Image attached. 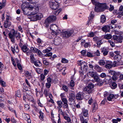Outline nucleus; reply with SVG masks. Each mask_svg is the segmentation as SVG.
I'll return each mask as SVG.
<instances>
[{
	"mask_svg": "<svg viewBox=\"0 0 123 123\" xmlns=\"http://www.w3.org/2000/svg\"><path fill=\"white\" fill-rule=\"evenodd\" d=\"M29 18L30 19L31 21H36L37 20H40L43 17L42 14L39 13L37 14L30 15Z\"/></svg>",
	"mask_w": 123,
	"mask_h": 123,
	"instance_id": "1",
	"label": "nucleus"
},
{
	"mask_svg": "<svg viewBox=\"0 0 123 123\" xmlns=\"http://www.w3.org/2000/svg\"><path fill=\"white\" fill-rule=\"evenodd\" d=\"M92 3L96 7L98 8H107V5L106 3H101L97 1V0H91Z\"/></svg>",
	"mask_w": 123,
	"mask_h": 123,
	"instance_id": "2",
	"label": "nucleus"
},
{
	"mask_svg": "<svg viewBox=\"0 0 123 123\" xmlns=\"http://www.w3.org/2000/svg\"><path fill=\"white\" fill-rule=\"evenodd\" d=\"M56 19V18L55 16H50L45 20V24L46 25V27H48L49 26V24L50 22H52L55 20Z\"/></svg>",
	"mask_w": 123,
	"mask_h": 123,
	"instance_id": "3",
	"label": "nucleus"
},
{
	"mask_svg": "<svg viewBox=\"0 0 123 123\" xmlns=\"http://www.w3.org/2000/svg\"><path fill=\"white\" fill-rule=\"evenodd\" d=\"M33 3H29L24 1L21 5V8H34V6H35L36 8L39 7L38 6H36V4H35L34 2Z\"/></svg>",
	"mask_w": 123,
	"mask_h": 123,
	"instance_id": "4",
	"label": "nucleus"
},
{
	"mask_svg": "<svg viewBox=\"0 0 123 123\" xmlns=\"http://www.w3.org/2000/svg\"><path fill=\"white\" fill-rule=\"evenodd\" d=\"M116 62H114L112 63V62L110 61H107L105 62V67L108 69H110L112 67H115L116 66Z\"/></svg>",
	"mask_w": 123,
	"mask_h": 123,
	"instance_id": "5",
	"label": "nucleus"
},
{
	"mask_svg": "<svg viewBox=\"0 0 123 123\" xmlns=\"http://www.w3.org/2000/svg\"><path fill=\"white\" fill-rule=\"evenodd\" d=\"M73 32L72 31H65L62 32L61 34L63 37L68 38L71 35Z\"/></svg>",
	"mask_w": 123,
	"mask_h": 123,
	"instance_id": "6",
	"label": "nucleus"
},
{
	"mask_svg": "<svg viewBox=\"0 0 123 123\" xmlns=\"http://www.w3.org/2000/svg\"><path fill=\"white\" fill-rule=\"evenodd\" d=\"M9 38L11 39V41L13 43H15V31L12 29L8 34Z\"/></svg>",
	"mask_w": 123,
	"mask_h": 123,
	"instance_id": "7",
	"label": "nucleus"
},
{
	"mask_svg": "<svg viewBox=\"0 0 123 123\" xmlns=\"http://www.w3.org/2000/svg\"><path fill=\"white\" fill-rule=\"evenodd\" d=\"M113 39L119 43H121L122 42L123 37L119 35H114L113 37Z\"/></svg>",
	"mask_w": 123,
	"mask_h": 123,
	"instance_id": "8",
	"label": "nucleus"
},
{
	"mask_svg": "<svg viewBox=\"0 0 123 123\" xmlns=\"http://www.w3.org/2000/svg\"><path fill=\"white\" fill-rule=\"evenodd\" d=\"M81 69L82 71L86 72L87 71V64L85 62H82L80 64Z\"/></svg>",
	"mask_w": 123,
	"mask_h": 123,
	"instance_id": "9",
	"label": "nucleus"
},
{
	"mask_svg": "<svg viewBox=\"0 0 123 123\" xmlns=\"http://www.w3.org/2000/svg\"><path fill=\"white\" fill-rule=\"evenodd\" d=\"M22 10L24 14L28 15H31V8H22Z\"/></svg>",
	"mask_w": 123,
	"mask_h": 123,
	"instance_id": "10",
	"label": "nucleus"
},
{
	"mask_svg": "<svg viewBox=\"0 0 123 123\" xmlns=\"http://www.w3.org/2000/svg\"><path fill=\"white\" fill-rule=\"evenodd\" d=\"M118 97L117 95H114L113 94H110L107 98L108 100L110 101H111L112 99L114 98L116 99Z\"/></svg>",
	"mask_w": 123,
	"mask_h": 123,
	"instance_id": "11",
	"label": "nucleus"
},
{
	"mask_svg": "<svg viewBox=\"0 0 123 123\" xmlns=\"http://www.w3.org/2000/svg\"><path fill=\"white\" fill-rule=\"evenodd\" d=\"M82 113L83 116L85 118L86 120H88L89 114L88 113V110H83L82 111Z\"/></svg>",
	"mask_w": 123,
	"mask_h": 123,
	"instance_id": "12",
	"label": "nucleus"
},
{
	"mask_svg": "<svg viewBox=\"0 0 123 123\" xmlns=\"http://www.w3.org/2000/svg\"><path fill=\"white\" fill-rule=\"evenodd\" d=\"M93 12L92 11L91 12L90 16L88 17V25L89 24H90L91 23L92 19L94 16V15L93 14Z\"/></svg>",
	"mask_w": 123,
	"mask_h": 123,
	"instance_id": "13",
	"label": "nucleus"
},
{
	"mask_svg": "<svg viewBox=\"0 0 123 123\" xmlns=\"http://www.w3.org/2000/svg\"><path fill=\"white\" fill-rule=\"evenodd\" d=\"M76 98L77 100H82L83 98V94L80 92L77 93L76 95Z\"/></svg>",
	"mask_w": 123,
	"mask_h": 123,
	"instance_id": "14",
	"label": "nucleus"
},
{
	"mask_svg": "<svg viewBox=\"0 0 123 123\" xmlns=\"http://www.w3.org/2000/svg\"><path fill=\"white\" fill-rule=\"evenodd\" d=\"M31 15L36 14L39 11V8H31Z\"/></svg>",
	"mask_w": 123,
	"mask_h": 123,
	"instance_id": "15",
	"label": "nucleus"
},
{
	"mask_svg": "<svg viewBox=\"0 0 123 123\" xmlns=\"http://www.w3.org/2000/svg\"><path fill=\"white\" fill-rule=\"evenodd\" d=\"M80 119L81 122H82L81 123H88L87 121L88 120H86L85 119V118L84 117L82 116V114H80L79 115Z\"/></svg>",
	"mask_w": 123,
	"mask_h": 123,
	"instance_id": "16",
	"label": "nucleus"
},
{
	"mask_svg": "<svg viewBox=\"0 0 123 123\" xmlns=\"http://www.w3.org/2000/svg\"><path fill=\"white\" fill-rule=\"evenodd\" d=\"M114 58L115 60L117 61L118 62H119L120 61H121L122 58V57L119 54L116 55H115Z\"/></svg>",
	"mask_w": 123,
	"mask_h": 123,
	"instance_id": "17",
	"label": "nucleus"
},
{
	"mask_svg": "<svg viewBox=\"0 0 123 123\" xmlns=\"http://www.w3.org/2000/svg\"><path fill=\"white\" fill-rule=\"evenodd\" d=\"M54 9H53V13L55 15H57L60 13L61 11V8H59V9H58V8H55Z\"/></svg>",
	"mask_w": 123,
	"mask_h": 123,
	"instance_id": "18",
	"label": "nucleus"
},
{
	"mask_svg": "<svg viewBox=\"0 0 123 123\" xmlns=\"http://www.w3.org/2000/svg\"><path fill=\"white\" fill-rule=\"evenodd\" d=\"M61 41V39L60 38H55L54 41V44L56 45H59Z\"/></svg>",
	"mask_w": 123,
	"mask_h": 123,
	"instance_id": "19",
	"label": "nucleus"
},
{
	"mask_svg": "<svg viewBox=\"0 0 123 123\" xmlns=\"http://www.w3.org/2000/svg\"><path fill=\"white\" fill-rule=\"evenodd\" d=\"M50 29L52 30V31H57L58 27L55 24L52 25L50 26Z\"/></svg>",
	"mask_w": 123,
	"mask_h": 123,
	"instance_id": "20",
	"label": "nucleus"
},
{
	"mask_svg": "<svg viewBox=\"0 0 123 123\" xmlns=\"http://www.w3.org/2000/svg\"><path fill=\"white\" fill-rule=\"evenodd\" d=\"M110 26L108 25H105L102 28V31L105 32H107L109 31L110 30Z\"/></svg>",
	"mask_w": 123,
	"mask_h": 123,
	"instance_id": "21",
	"label": "nucleus"
},
{
	"mask_svg": "<svg viewBox=\"0 0 123 123\" xmlns=\"http://www.w3.org/2000/svg\"><path fill=\"white\" fill-rule=\"evenodd\" d=\"M92 111L93 112H94L97 109L98 106L96 102H95L93 103L92 105Z\"/></svg>",
	"mask_w": 123,
	"mask_h": 123,
	"instance_id": "22",
	"label": "nucleus"
},
{
	"mask_svg": "<svg viewBox=\"0 0 123 123\" xmlns=\"http://www.w3.org/2000/svg\"><path fill=\"white\" fill-rule=\"evenodd\" d=\"M83 90L87 92L89 94L92 93L93 91L92 89H90L88 86L84 88Z\"/></svg>",
	"mask_w": 123,
	"mask_h": 123,
	"instance_id": "23",
	"label": "nucleus"
},
{
	"mask_svg": "<svg viewBox=\"0 0 123 123\" xmlns=\"http://www.w3.org/2000/svg\"><path fill=\"white\" fill-rule=\"evenodd\" d=\"M120 75L119 72H115L114 76L112 77V79L113 80H116L117 79L118 76Z\"/></svg>",
	"mask_w": 123,
	"mask_h": 123,
	"instance_id": "24",
	"label": "nucleus"
},
{
	"mask_svg": "<svg viewBox=\"0 0 123 123\" xmlns=\"http://www.w3.org/2000/svg\"><path fill=\"white\" fill-rule=\"evenodd\" d=\"M94 69L98 72H100L102 71V68L98 65H95L94 67Z\"/></svg>",
	"mask_w": 123,
	"mask_h": 123,
	"instance_id": "25",
	"label": "nucleus"
},
{
	"mask_svg": "<svg viewBox=\"0 0 123 123\" xmlns=\"http://www.w3.org/2000/svg\"><path fill=\"white\" fill-rule=\"evenodd\" d=\"M101 52L103 53V54L104 56H106L108 54V51L106 49L103 48L101 49Z\"/></svg>",
	"mask_w": 123,
	"mask_h": 123,
	"instance_id": "26",
	"label": "nucleus"
},
{
	"mask_svg": "<svg viewBox=\"0 0 123 123\" xmlns=\"http://www.w3.org/2000/svg\"><path fill=\"white\" fill-rule=\"evenodd\" d=\"M11 25V23L8 21H6L4 24V26L5 28L9 27Z\"/></svg>",
	"mask_w": 123,
	"mask_h": 123,
	"instance_id": "27",
	"label": "nucleus"
},
{
	"mask_svg": "<svg viewBox=\"0 0 123 123\" xmlns=\"http://www.w3.org/2000/svg\"><path fill=\"white\" fill-rule=\"evenodd\" d=\"M87 74L91 77L93 78L94 76H96V74H97V73L95 72L92 71L89 72Z\"/></svg>",
	"mask_w": 123,
	"mask_h": 123,
	"instance_id": "28",
	"label": "nucleus"
},
{
	"mask_svg": "<svg viewBox=\"0 0 123 123\" xmlns=\"http://www.w3.org/2000/svg\"><path fill=\"white\" fill-rule=\"evenodd\" d=\"M75 95L73 93H70L69 96V100L72 101L75 98Z\"/></svg>",
	"mask_w": 123,
	"mask_h": 123,
	"instance_id": "29",
	"label": "nucleus"
},
{
	"mask_svg": "<svg viewBox=\"0 0 123 123\" xmlns=\"http://www.w3.org/2000/svg\"><path fill=\"white\" fill-rule=\"evenodd\" d=\"M105 10V8H94L95 11L97 12H103Z\"/></svg>",
	"mask_w": 123,
	"mask_h": 123,
	"instance_id": "30",
	"label": "nucleus"
},
{
	"mask_svg": "<svg viewBox=\"0 0 123 123\" xmlns=\"http://www.w3.org/2000/svg\"><path fill=\"white\" fill-rule=\"evenodd\" d=\"M106 20V18L105 16L103 15H101L100 18L101 22L104 23L105 22Z\"/></svg>",
	"mask_w": 123,
	"mask_h": 123,
	"instance_id": "31",
	"label": "nucleus"
},
{
	"mask_svg": "<svg viewBox=\"0 0 123 123\" xmlns=\"http://www.w3.org/2000/svg\"><path fill=\"white\" fill-rule=\"evenodd\" d=\"M22 49L24 52H26L28 50V48L27 46L25 45H24L21 48Z\"/></svg>",
	"mask_w": 123,
	"mask_h": 123,
	"instance_id": "32",
	"label": "nucleus"
},
{
	"mask_svg": "<svg viewBox=\"0 0 123 123\" xmlns=\"http://www.w3.org/2000/svg\"><path fill=\"white\" fill-rule=\"evenodd\" d=\"M112 36L110 34H107L104 36V38L107 40L111 39L112 37Z\"/></svg>",
	"mask_w": 123,
	"mask_h": 123,
	"instance_id": "33",
	"label": "nucleus"
},
{
	"mask_svg": "<svg viewBox=\"0 0 123 123\" xmlns=\"http://www.w3.org/2000/svg\"><path fill=\"white\" fill-rule=\"evenodd\" d=\"M22 117L25 120H27V119L30 118L29 115L27 114H25V113L23 114Z\"/></svg>",
	"mask_w": 123,
	"mask_h": 123,
	"instance_id": "34",
	"label": "nucleus"
},
{
	"mask_svg": "<svg viewBox=\"0 0 123 123\" xmlns=\"http://www.w3.org/2000/svg\"><path fill=\"white\" fill-rule=\"evenodd\" d=\"M105 62L104 60L101 59L99 61L98 63L100 66H103L105 64Z\"/></svg>",
	"mask_w": 123,
	"mask_h": 123,
	"instance_id": "35",
	"label": "nucleus"
},
{
	"mask_svg": "<svg viewBox=\"0 0 123 123\" xmlns=\"http://www.w3.org/2000/svg\"><path fill=\"white\" fill-rule=\"evenodd\" d=\"M39 113L40 115L39 116V117L40 119L42 120L43 121V120L44 117L43 116V113L41 111H39Z\"/></svg>",
	"mask_w": 123,
	"mask_h": 123,
	"instance_id": "36",
	"label": "nucleus"
},
{
	"mask_svg": "<svg viewBox=\"0 0 123 123\" xmlns=\"http://www.w3.org/2000/svg\"><path fill=\"white\" fill-rule=\"evenodd\" d=\"M52 49V48H48L45 49L43 50V51L42 52L43 53H48Z\"/></svg>",
	"mask_w": 123,
	"mask_h": 123,
	"instance_id": "37",
	"label": "nucleus"
},
{
	"mask_svg": "<svg viewBox=\"0 0 123 123\" xmlns=\"http://www.w3.org/2000/svg\"><path fill=\"white\" fill-rule=\"evenodd\" d=\"M6 3V0H3L2 4L1 3H0V8H2L3 7L5 6Z\"/></svg>",
	"mask_w": 123,
	"mask_h": 123,
	"instance_id": "38",
	"label": "nucleus"
},
{
	"mask_svg": "<svg viewBox=\"0 0 123 123\" xmlns=\"http://www.w3.org/2000/svg\"><path fill=\"white\" fill-rule=\"evenodd\" d=\"M75 85V83L73 80H71L70 83V86L71 87H74ZM71 89H74L72 87Z\"/></svg>",
	"mask_w": 123,
	"mask_h": 123,
	"instance_id": "39",
	"label": "nucleus"
},
{
	"mask_svg": "<svg viewBox=\"0 0 123 123\" xmlns=\"http://www.w3.org/2000/svg\"><path fill=\"white\" fill-rule=\"evenodd\" d=\"M25 74L26 76H28V79H30L32 77L31 74L28 71H26L25 73Z\"/></svg>",
	"mask_w": 123,
	"mask_h": 123,
	"instance_id": "40",
	"label": "nucleus"
},
{
	"mask_svg": "<svg viewBox=\"0 0 123 123\" xmlns=\"http://www.w3.org/2000/svg\"><path fill=\"white\" fill-rule=\"evenodd\" d=\"M117 86V85L116 83L115 82H112L111 84V86L112 89H115Z\"/></svg>",
	"mask_w": 123,
	"mask_h": 123,
	"instance_id": "41",
	"label": "nucleus"
},
{
	"mask_svg": "<svg viewBox=\"0 0 123 123\" xmlns=\"http://www.w3.org/2000/svg\"><path fill=\"white\" fill-rule=\"evenodd\" d=\"M95 33L93 32H91L88 33L87 35V36L88 37H92L94 36Z\"/></svg>",
	"mask_w": 123,
	"mask_h": 123,
	"instance_id": "42",
	"label": "nucleus"
},
{
	"mask_svg": "<svg viewBox=\"0 0 123 123\" xmlns=\"http://www.w3.org/2000/svg\"><path fill=\"white\" fill-rule=\"evenodd\" d=\"M57 104L58 105L59 107L61 108L62 107V103L61 101H58L57 102Z\"/></svg>",
	"mask_w": 123,
	"mask_h": 123,
	"instance_id": "43",
	"label": "nucleus"
},
{
	"mask_svg": "<svg viewBox=\"0 0 123 123\" xmlns=\"http://www.w3.org/2000/svg\"><path fill=\"white\" fill-rule=\"evenodd\" d=\"M30 59L31 60V63H33V62L35 61V59L34 58L33 55L31 54L30 56Z\"/></svg>",
	"mask_w": 123,
	"mask_h": 123,
	"instance_id": "44",
	"label": "nucleus"
},
{
	"mask_svg": "<svg viewBox=\"0 0 123 123\" xmlns=\"http://www.w3.org/2000/svg\"><path fill=\"white\" fill-rule=\"evenodd\" d=\"M87 86L90 89H92L94 87V85L93 84L90 83L88 84Z\"/></svg>",
	"mask_w": 123,
	"mask_h": 123,
	"instance_id": "45",
	"label": "nucleus"
},
{
	"mask_svg": "<svg viewBox=\"0 0 123 123\" xmlns=\"http://www.w3.org/2000/svg\"><path fill=\"white\" fill-rule=\"evenodd\" d=\"M93 78L96 81H99V77L97 76V74H96V76H94Z\"/></svg>",
	"mask_w": 123,
	"mask_h": 123,
	"instance_id": "46",
	"label": "nucleus"
},
{
	"mask_svg": "<svg viewBox=\"0 0 123 123\" xmlns=\"http://www.w3.org/2000/svg\"><path fill=\"white\" fill-rule=\"evenodd\" d=\"M61 62L63 63H67L68 62V61L65 58H62Z\"/></svg>",
	"mask_w": 123,
	"mask_h": 123,
	"instance_id": "47",
	"label": "nucleus"
},
{
	"mask_svg": "<svg viewBox=\"0 0 123 123\" xmlns=\"http://www.w3.org/2000/svg\"><path fill=\"white\" fill-rule=\"evenodd\" d=\"M63 90L66 92L68 91V87L67 86L65 85H64L62 87Z\"/></svg>",
	"mask_w": 123,
	"mask_h": 123,
	"instance_id": "48",
	"label": "nucleus"
},
{
	"mask_svg": "<svg viewBox=\"0 0 123 123\" xmlns=\"http://www.w3.org/2000/svg\"><path fill=\"white\" fill-rule=\"evenodd\" d=\"M108 41L111 47H113L115 46V43L113 42L111 40H108Z\"/></svg>",
	"mask_w": 123,
	"mask_h": 123,
	"instance_id": "49",
	"label": "nucleus"
},
{
	"mask_svg": "<svg viewBox=\"0 0 123 123\" xmlns=\"http://www.w3.org/2000/svg\"><path fill=\"white\" fill-rule=\"evenodd\" d=\"M31 49L32 52H33L34 53H36L37 52L36 51L37 49L36 48H34L33 47H32L31 48Z\"/></svg>",
	"mask_w": 123,
	"mask_h": 123,
	"instance_id": "50",
	"label": "nucleus"
},
{
	"mask_svg": "<svg viewBox=\"0 0 123 123\" xmlns=\"http://www.w3.org/2000/svg\"><path fill=\"white\" fill-rule=\"evenodd\" d=\"M38 45H40L42 44V41L39 38H38L37 40Z\"/></svg>",
	"mask_w": 123,
	"mask_h": 123,
	"instance_id": "51",
	"label": "nucleus"
},
{
	"mask_svg": "<svg viewBox=\"0 0 123 123\" xmlns=\"http://www.w3.org/2000/svg\"><path fill=\"white\" fill-rule=\"evenodd\" d=\"M48 91L47 90L45 89L44 90L43 93L44 94L46 97H47L48 95Z\"/></svg>",
	"mask_w": 123,
	"mask_h": 123,
	"instance_id": "52",
	"label": "nucleus"
},
{
	"mask_svg": "<svg viewBox=\"0 0 123 123\" xmlns=\"http://www.w3.org/2000/svg\"><path fill=\"white\" fill-rule=\"evenodd\" d=\"M56 3L57 4V3L56 2V3L53 2H50V7L52 6H54L56 5Z\"/></svg>",
	"mask_w": 123,
	"mask_h": 123,
	"instance_id": "53",
	"label": "nucleus"
},
{
	"mask_svg": "<svg viewBox=\"0 0 123 123\" xmlns=\"http://www.w3.org/2000/svg\"><path fill=\"white\" fill-rule=\"evenodd\" d=\"M0 83L1 85L3 86H6L5 83L4 81L0 79Z\"/></svg>",
	"mask_w": 123,
	"mask_h": 123,
	"instance_id": "54",
	"label": "nucleus"
},
{
	"mask_svg": "<svg viewBox=\"0 0 123 123\" xmlns=\"http://www.w3.org/2000/svg\"><path fill=\"white\" fill-rule=\"evenodd\" d=\"M17 96L18 97H20L21 96V93L20 90L17 91Z\"/></svg>",
	"mask_w": 123,
	"mask_h": 123,
	"instance_id": "55",
	"label": "nucleus"
},
{
	"mask_svg": "<svg viewBox=\"0 0 123 123\" xmlns=\"http://www.w3.org/2000/svg\"><path fill=\"white\" fill-rule=\"evenodd\" d=\"M63 106L64 108H66L67 109L68 108V105L67 103H64L63 105Z\"/></svg>",
	"mask_w": 123,
	"mask_h": 123,
	"instance_id": "56",
	"label": "nucleus"
},
{
	"mask_svg": "<svg viewBox=\"0 0 123 123\" xmlns=\"http://www.w3.org/2000/svg\"><path fill=\"white\" fill-rule=\"evenodd\" d=\"M64 117V118L67 121V122H68L69 121H71V120L70 117H68L66 116H65L64 115L63 116Z\"/></svg>",
	"mask_w": 123,
	"mask_h": 123,
	"instance_id": "57",
	"label": "nucleus"
},
{
	"mask_svg": "<svg viewBox=\"0 0 123 123\" xmlns=\"http://www.w3.org/2000/svg\"><path fill=\"white\" fill-rule=\"evenodd\" d=\"M100 76L102 78H105L106 76V75L105 73H103L101 74Z\"/></svg>",
	"mask_w": 123,
	"mask_h": 123,
	"instance_id": "58",
	"label": "nucleus"
},
{
	"mask_svg": "<svg viewBox=\"0 0 123 123\" xmlns=\"http://www.w3.org/2000/svg\"><path fill=\"white\" fill-rule=\"evenodd\" d=\"M11 60L12 62V63L13 64V65L14 66V67L15 66V60H14V59L11 56Z\"/></svg>",
	"mask_w": 123,
	"mask_h": 123,
	"instance_id": "59",
	"label": "nucleus"
},
{
	"mask_svg": "<svg viewBox=\"0 0 123 123\" xmlns=\"http://www.w3.org/2000/svg\"><path fill=\"white\" fill-rule=\"evenodd\" d=\"M34 64L37 67H40L41 66V65H39V64H38V62L37 61H35L33 62Z\"/></svg>",
	"mask_w": 123,
	"mask_h": 123,
	"instance_id": "60",
	"label": "nucleus"
},
{
	"mask_svg": "<svg viewBox=\"0 0 123 123\" xmlns=\"http://www.w3.org/2000/svg\"><path fill=\"white\" fill-rule=\"evenodd\" d=\"M36 51L37 52L36 53H37L38 55H42V53L40 50L37 49Z\"/></svg>",
	"mask_w": 123,
	"mask_h": 123,
	"instance_id": "61",
	"label": "nucleus"
},
{
	"mask_svg": "<svg viewBox=\"0 0 123 123\" xmlns=\"http://www.w3.org/2000/svg\"><path fill=\"white\" fill-rule=\"evenodd\" d=\"M109 26H110V29H114L116 27V26L114 24H112V25H110Z\"/></svg>",
	"mask_w": 123,
	"mask_h": 123,
	"instance_id": "62",
	"label": "nucleus"
},
{
	"mask_svg": "<svg viewBox=\"0 0 123 123\" xmlns=\"http://www.w3.org/2000/svg\"><path fill=\"white\" fill-rule=\"evenodd\" d=\"M17 67L18 69L20 70H21L22 69V67L20 63L17 64Z\"/></svg>",
	"mask_w": 123,
	"mask_h": 123,
	"instance_id": "63",
	"label": "nucleus"
},
{
	"mask_svg": "<svg viewBox=\"0 0 123 123\" xmlns=\"http://www.w3.org/2000/svg\"><path fill=\"white\" fill-rule=\"evenodd\" d=\"M62 100L64 103H68V100L67 99L65 98H62Z\"/></svg>",
	"mask_w": 123,
	"mask_h": 123,
	"instance_id": "64",
	"label": "nucleus"
}]
</instances>
